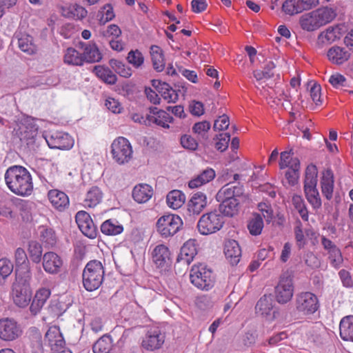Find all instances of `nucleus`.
<instances>
[{"label":"nucleus","instance_id":"obj_1","mask_svg":"<svg viewBox=\"0 0 353 353\" xmlns=\"http://www.w3.org/2000/svg\"><path fill=\"white\" fill-rule=\"evenodd\" d=\"M216 199L220 202L219 211L224 216L233 217L238 214L241 203L248 199V196L242 185L230 183L218 191Z\"/></svg>","mask_w":353,"mask_h":353},{"label":"nucleus","instance_id":"obj_2","mask_svg":"<svg viewBox=\"0 0 353 353\" xmlns=\"http://www.w3.org/2000/svg\"><path fill=\"white\" fill-rule=\"evenodd\" d=\"M4 177L8 188L15 194L23 196L31 194L33 190L32 179L26 168L11 166L6 170Z\"/></svg>","mask_w":353,"mask_h":353},{"label":"nucleus","instance_id":"obj_3","mask_svg":"<svg viewBox=\"0 0 353 353\" xmlns=\"http://www.w3.org/2000/svg\"><path fill=\"white\" fill-rule=\"evenodd\" d=\"M31 272L27 265L24 270L21 267L16 270V278L12 285L11 295L14 304L19 307H27L31 301Z\"/></svg>","mask_w":353,"mask_h":353},{"label":"nucleus","instance_id":"obj_4","mask_svg":"<svg viewBox=\"0 0 353 353\" xmlns=\"http://www.w3.org/2000/svg\"><path fill=\"white\" fill-rule=\"evenodd\" d=\"M336 17L335 10L327 6L321 7L302 14L299 18V25L303 30L313 32L330 23Z\"/></svg>","mask_w":353,"mask_h":353},{"label":"nucleus","instance_id":"obj_5","mask_svg":"<svg viewBox=\"0 0 353 353\" xmlns=\"http://www.w3.org/2000/svg\"><path fill=\"white\" fill-rule=\"evenodd\" d=\"M318 170L315 165L310 164L305 171L303 190L307 202L312 208L317 210L321 208L322 201L316 188Z\"/></svg>","mask_w":353,"mask_h":353},{"label":"nucleus","instance_id":"obj_6","mask_svg":"<svg viewBox=\"0 0 353 353\" xmlns=\"http://www.w3.org/2000/svg\"><path fill=\"white\" fill-rule=\"evenodd\" d=\"M105 269L100 261H90L82 273V282L84 288L89 292L97 290L104 280Z\"/></svg>","mask_w":353,"mask_h":353},{"label":"nucleus","instance_id":"obj_7","mask_svg":"<svg viewBox=\"0 0 353 353\" xmlns=\"http://www.w3.org/2000/svg\"><path fill=\"white\" fill-rule=\"evenodd\" d=\"M191 283L198 289L209 290L215 283V276L211 269L203 263L194 265L190 273Z\"/></svg>","mask_w":353,"mask_h":353},{"label":"nucleus","instance_id":"obj_8","mask_svg":"<svg viewBox=\"0 0 353 353\" xmlns=\"http://www.w3.org/2000/svg\"><path fill=\"white\" fill-rule=\"evenodd\" d=\"M294 307L298 313L303 315L312 314L319 308V301L315 294L301 292L296 294Z\"/></svg>","mask_w":353,"mask_h":353},{"label":"nucleus","instance_id":"obj_9","mask_svg":"<svg viewBox=\"0 0 353 353\" xmlns=\"http://www.w3.org/2000/svg\"><path fill=\"white\" fill-rule=\"evenodd\" d=\"M223 224V216L216 212H211L201 216L197 223V228L200 234L209 235L220 230Z\"/></svg>","mask_w":353,"mask_h":353},{"label":"nucleus","instance_id":"obj_10","mask_svg":"<svg viewBox=\"0 0 353 353\" xmlns=\"http://www.w3.org/2000/svg\"><path fill=\"white\" fill-rule=\"evenodd\" d=\"M132 152L130 141L124 137L116 139L111 145L112 159L119 164L128 163L132 159Z\"/></svg>","mask_w":353,"mask_h":353},{"label":"nucleus","instance_id":"obj_11","mask_svg":"<svg viewBox=\"0 0 353 353\" xmlns=\"http://www.w3.org/2000/svg\"><path fill=\"white\" fill-rule=\"evenodd\" d=\"M182 225L183 221L180 216L172 214L161 216L157 222V231L163 237L173 236Z\"/></svg>","mask_w":353,"mask_h":353},{"label":"nucleus","instance_id":"obj_12","mask_svg":"<svg viewBox=\"0 0 353 353\" xmlns=\"http://www.w3.org/2000/svg\"><path fill=\"white\" fill-rule=\"evenodd\" d=\"M294 294L292 277L289 272H284L280 276L279 283L275 288V297L280 304L289 302Z\"/></svg>","mask_w":353,"mask_h":353},{"label":"nucleus","instance_id":"obj_13","mask_svg":"<svg viewBox=\"0 0 353 353\" xmlns=\"http://www.w3.org/2000/svg\"><path fill=\"white\" fill-rule=\"evenodd\" d=\"M165 334L157 326L150 327L142 341L141 346L147 351L160 349L165 342Z\"/></svg>","mask_w":353,"mask_h":353},{"label":"nucleus","instance_id":"obj_14","mask_svg":"<svg viewBox=\"0 0 353 353\" xmlns=\"http://www.w3.org/2000/svg\"><path fill=\"white\" fill-rule=\"evenodd\" d=\"M14 130L20 140L26 142L27 144L31 143L37 134V127L28 118L20 120Z\"/></svg>","mask_w":353,"mask_h":353},{"label":"nucleus","instance_id":"obj_15","mask_svg":"<svg viewBox=\"0 0 353 353\" xmlns=\"http://www.w3.org/2000/svg\"><path fill=\"white\" fill-rule=\"evenodd\" d=\"M21 330L17 321L12 319H0V339L5 341H12L21 334Z\"/></svg>","mask_w":353,"mask_h":353},{"label":"nucleus","instance_id":"obj_16","mask_svg":"<svg viewBox=\"0 0 353 353\" xmlns=\"http://www.w3.org/2000/svg\"><path fill=\"white\" fill-rule=\"evenodd\" d=\"M273 299L271 295H264L257 302L255 309L258 315L272 321L276 319L279 312L273 310Z\"/></svg>","mask_w":353,"mask_h":353},{"label":"nucleus","instance_id":"obj_17","mask_svg":"<svg viewBox=\"0 0 353 353\" xmlns=\"http://www.w3.org/2000/svg\"><path fill=\"white\" fill-rule=\"evenodd\" d=\"M46 141L50 148L69 150L74 145L73 139L67 133L54 132L46 137Z\"/></svg>","mask_w":353,"mask_h":353},{"label":"nucleus","instance_id":"obj_18","mask_svg":"<svg viewBox=\"0 0 353 353\" xmlns=\"http://www.w3.org/2000/svg\"><path fill=\"white\" fill-rule=\"evenodd\" d=\"M75 219L79 230L85 236L90 239L96 237L97 227L88 213L85 211H79L77 213Z\"/></svg>","mask_w":353,"mask_h":353},{"label":"nucleus","instance_id":"obj_19","mask_svg":"<svg viewBox=\"0 0 353 353\" xmlns=\"http://www.w3.org/2000/svg\"><path fill=\"white\" fill-rule=\"evenodd\" d=\"M43 270L50 274H57L61 269L63 260L54 252H47L42 257Z\"/></svg>","mask_w":353,"mask_h":353},{"label":"nucleus","instance_id":"obj_20","mask_svg":"<svg viewBox=\"0 0 353 353\" xmlns=\"http://www.w3.org/2000/svg\"><path fill=\"white\" fill-rule=\"evenodd\" d=\"M341 30L342 28L339 25L328 27L319 34L317 38L318 46L323 47L339 39L342 34Z\"/></svg>","mask_w":353,"mask_h":353},{"label":"nucleus","instance_id":"obj_21","mask_svg":"<svg viewBox=\"0 0 353 353\" xmlns=\"http://www.w3.org/2000/svg\"><path fill=\"white\" fill-rule=\"evenodd\" d=\"M51 291L47 288H41L36 291L32 302L30 307L32 314L37 315L45 305L46 301L50 298Z\"/></svg>","mask_w":353,"mask_h":353},{"label":"nucleus","instance_id":"obj_22","mask_svg":"<svg viewBox=\"0 0 353 353\" xmlns=\"http://www.w3.org/2000/svg\"><path fill=\"white\" fill-rule=\"evenodd\" d=\"M84 62L96 63L102 59V54L96 43L93 42L81 43Z\"/></svg>","mask_w":353,"mask_h":353},{"label":"nucleus","instance_id":"obj_23","mask_svg":"<svg viewBox=\"0 0 353 353\" xmlns=\"http://www.w3.org/2000/svg\"><path fill=\"white\" fill-rule=\"evenodd\" d=\"M207 205V197L205 194L198 192L192 195L188 203V211L190 214H199Z\"/></svg>","mask_w":353,"mask_h":353},{"label":"nucleus","instance_id":"obj_24","mask_svg":"<svg viewBox=\"0 0 353 353\" xmlns=\"http://www.w3.org/2000/svg\"><path fill=\"white\" fill-rule=\"evenodd\" d=\"M334 174L330 169H327L322 173L320 184L323 195L327 199L330 200L333 196L334 191Z\"/></svg>","mask_w":353,"mask_h":353},{"label":"nucleus","instance_id":"obj_25","mask_svg":"<svg viewBox=\"0 0 353 353\" xmlns=\"http://www.w3.org/2000/svg\"><path fill=\"white\" fill-rule=\"evenodd\" d=\"M224 254L232 265L237 264L241 256L239 243L233 239L227 240L224 245Z\"/></svg>","mask_w":353,"mask_h":353},{"label":"nucleus","instance_id":"obj_26","mask_svg":"<svg viewBox=\"0 0 353 353\" xmlns=\"http://www.w3.org/2000/svg\"><path fill=\"white\" fill-rule=\"evenodd\" d=\"M152 261L158 268H163L170 262V252L164 245H157L152 252Z\"/></svg>","mask_w":353,"mask_h":353},{"label":"nucleus","instance_id":"obj_27","mask_svg":"<svg viewBox=\"0 0 353 353\" xmlns=\"http://www.w3.org/2000/svg\"><path fill=\"white\" fill-rule=\"evenodd\" d=\"M327 55L332 63L341 65L349 59L350 52L346 48L334 46L329 49Z\"/></svg>","mask_w":353,"mask_h":353},{"label":"nucleus","instance_id":"obj_28","mask_svg":"<svg viewBox=\"0 0 353 353\" xmlns=\"http://www.w3.org/2000/svg\"><path fill=\"white\" fill-rule=\"evenodd\" d=\"M45 340L48 342L52 350L59 349L65 346L63 337L59 327L56 326L48 329L45 335Z\"/></svg>","mask_w":353,"mask_h":353},{"label":"nucleus","instance_id":"obj_29","mask_svg":"<svg viewBox=\"0 0 353 353\" xmlns=\"http://www.w3.org/2000/svg\"><path fill=\"white\" fill-rule=\"evenodd\" d=\"M48 199L52 206L61 211L69 204V199L63 192L58 190H51L48 194Z\"/></svg>","mask_w":353,"mask_h":353},{"label":"nucleus","instance_id":"obj_30","mask_svg":"<svg viewBox=\"0 0 353 353\" xmlns=\"http://www.w3.org/2000/svg\"><path fill=\"white\" fill-rule=\"evenodd\" d=\"M197 254L196 242L194 240H188L181 248L178 261H183L185 263L190 264Z\"/></svg>","mask_w":353,"mask_h":353},{"label":"nucleus","instance_id":"obj_31","mask_svg":"<svg viewBox=\"0 0 353 353\" xmlns=\"http://www.w3.org/2000/svg\"><path fill=\"white\" fill-rule=\"evenodd\" d=\"M153 190L148 184H139L132 190V197L139 203L147 202L152 196Z\"/></svg>","mask_w":353,"mask_h":353},{"label":"nucleus","instance_id":"obj_32","mask_svg":"<svg viewBox=\"0 0 353 353\" xmlns=\"http://www.w3.org/2000/svg\"><path fill=\"white\" fill-rule=\"evenodd\" d=\"M215 177V172L212 168L204 170L201 174L190 180L188 186L191 189L198 188L211 181Z\"/></svg>","mask_w":353,"mask_h":353},{"label":"nucleus","instance_id":"obj_33","mask_svg":"<svg viewBox=\"0 0 353 353\" xmlns=\"http://www.w3.org/2000/svg\"><path fill=\"white\" fill-rule=\"evenodd\" d=\"M339 330L343 340L353 341V316H346L341 320Z\"/></svg>","mask_w":353,"mask_h":353},{"label":"nucleus","instance_id":"obj_34","mask_svg":"<svg viewBox=\"0 0 353 353\" xmlns=\"http://www.w3.org/2000/svg\"><path fill=\"white\" fill-rule=\"evenodd\" d=\"M102 198V191L98 187L93 186L87 192L83 200V205L85 208H94L101 203Z\"/></svg>","mask_w":353,"mask_h":353},{"label":"nucleus","instance_id":"obj_35","mask_svg":"<svg viewBox=\"0 0 353 353\" xmlns=\"http://www.w3.org/2000/svg\"><path fill=\"white\" fill-rule=\"evenodd\" d=\"M185 201V194L179 190L170 191L166 197L168 205L174 210L180 208Z\"/></svg>","mask_w":353,"mask_h":353},{"label":"nucleus","instance_id":"obj_36","mask_svg":"<svg viewBox=\"0 0 353 353\" xmlns=\"http://www.w3.org/2000/svg\"><path fill=\"white\" fill-rule=\"evenodd\" d=\"M101 230L106 235H117L123 232V228L116 219H108L101 224Z\"/></svg>","mask_w":353,"mask_h":353},{"label":"nucleus","instance_id":"obj_37","mask_svg":"<svg viewBox=\"0 0 353 353\" xmlns=\"http://www.w3.org/2000/svg\"><path fill=\"white\" fill-rule=\"evenodd\" d=\"M93 72L102 81L108 84H114L117 82V76L108 68L102 65H96Z\"/></svg>","mask_w":353,"mask_h":353},{"label":"nucleus","instance_id":"obj_38","mask_svg":"<svg viewBox=\"0 0 353 353\" xmlns=\"http://www.w3.org/2000/svg\"><path fill=\"white\" fill-rule=\"evenodd\" d=\"M263 220L260 214L253 213L248 223V229L253 236L259 235L263 228Z\"/></svg>","mask_w":353,"mask_h":353},{"label":"nucleus","instance_id":"obj_39","mask_svg":"<svg viewBox=\"0 0 353 353\" xmlns=\"http://www.w3.org/2000/svg\"><path fill=\"white\" fill-rule=\"evenodd\" d=\"M151 59L154 68L157 72H161L165 68V60L162 50L157 46H153L150 49Z\"/></svg>","mask_w":353,"mask_h":353},{"label":"nucleus","instance_id":"obj_40","mask_svg":"<svg viewBox=\"0 0 353 353\" xmlns=\"http://www.w3.org/2000/svg\"><path fill=\"white\" fill-rule=\"evenodd\" d=\"M64 62L68 65H82L84 61L81 53L73 48H68L64 54Z\"/></svg>","mask_w":353,"mask_h":353},{"label":"nucleus","instance_id":"obj_41","mask_svg":"<svg viewBox=\"0 0 353 353\" xmlns=\"http://www.w3.org/2000/svg\"><path fill=\"white\" fill-rule=\"evenodd\" d=\"M28 252L31 261L35 263H39L42 259V245L36 241H30L28 243Z\"/></svg>","mask_w":353,"mask_h":353},{"label":"nucleus","instance_id":"obj_42","mask_svg":"<svg viewBox=\"0 0 353 353\" xmlns=\"http://www.w3.org/2000/svg\"><path fill=\"white\" fill-rule=\"evenodd\" d=\"M292 202L294 208L298 211L303 221H308V212L303 199L301 196L294 194L292 198Z\"/></svg>","mask_w":353,"mask_h":353},{"label":"nucleus","instance_id":"obj_43","mask_svg":"<svg viewBox=\"0 0 353 353\" xmlns=\"http://www.w3.org/2000/svg\"><path fill=\"white\" fill-rule=\"evenodd\" d=\"M94 353H110L112 349V340L108 336L100 338L93 345Z\"/></svg>","mask_w":353,"mask_h":353},{"label":"nucleus","instance_id":"obj_44","mask_svg":"<svg viewBox=\"0 0 353 353\" xmlns=\"http://www.w3.org/2000/svg\"><path fill=\"white\" fill-rule=\"evenodd\" d=\"M160 93L161 97L168 103H175L179 99V94L176 90L172 88L169 84L163 82Z\"/></svg>","mask_w":353,"mask_h":353},{"label":"nucleus","instance_id":"obj_45","mask_svg":"<svg viewBox=\"0 0 353 353\" xmlns=\"http://www.w3.org/2000/svg\"><path fill=\"white\" fill-rule=\"evenodd\" d=\"M19 48L29 54H34L37 49L33 43L32 38L29 35H23L18 40Z\"/></svg>","mask_w":353,"mask_h":353},{"label":"nucleus","instance_id":"obj_46","mask_svg":"<svg viewBox=\"0 0 353 353\" xmlns=\"http://www.w3.org/2000/svg\"><path fill=\"white\" fill-rule=\"evenodd\" d=\"M66 17L74 19H83L87 16V10L78 4H72L68 8Z\"/></svg>","mask_w":353,"mask_h":353},{"label":"nucleus","instance_id":"obj_47","mask_svg":"<svg viewBox=\"0 0 353 353\" xmlns=\"http://www.w3.org/2000/svg\"><path fill=\"white\" fill-rule=\"evenodd\" d=\"M211 127L209 121H203L194 124L192 127L193 132L196 134L197 137L206 139L208 133Z\"/></svg>","mask_w":353,"mask_h":353},{"label":"nucleus","instance_id":"obj_48","mask_svg":"<svg viewBox=\"0 0 353 353\" xmlns=\"http://www.w3.org/2000/svg\"><path fill=\"white\" fill-rule=\"evenodd\" d=\"M154 121V124L163 128H169V123L173 122V117L166 111L158 110L157 111L156 120Z\"/></svg>","mask_w":353,"mask_h":353},{"label":"nucleus","instance_id":"obj_49","mask_svg":"<svg viewBox=\"0 0 353 353\" xmlns=\"http://www.w3.org/2000/svg\"><path fill=\"white\" fill-rule=\"evenodd\" d=\"M154 292L150 289H142L137 294V302L139 305H145L151 303L154 299Z\"/></svg>","mask_w":353,"mask_h":353},{"label":"nucleus","instance_id":"obj_50","mask_svg":"<svg viewBox=\"0 0 353 353\" xmlns=\"http://www.w3.org/2000/svg\"><path fill=\"white\" fill-rule=\"evenodd\" d=\"M110 65L116 72L123 77L128 78L132 75L130 68L120 61L112 59L110 61Z\"/></svg>","mask_w":353,"mask_h":353},{"label":"nucleus","instance_id":"obj_51","mask_svg":"<svg viewBox=\"0 0 353 353\" xmlns=\"http://www.w3.org/2000/svg\"><path fill=\"white\" fill-rule=\"evenodd\" d=\"M329 261L332 267L339 269L343 262L342 253L339 248L327 253Z\"/></svg>","mask_w":353,"mask_h":353},{"label":"nucleus","instance_id":"obj_52","mask_svg":"<svg viewBox=\"0 0 353 353\" xmlns=\"http://www.w3.org/2000/svg\"><path fill=\"white\" fill-rule=\"evenodd\" d=\"M127 60L134 68H139L143 65L144 57L138 50H130L128 54Z\"/></svg>","mask_w":353,"mask_h":353},{"label":"nucleus","instance_id":"obj_53","mask_svg":"<svg viewBox=\"0 0 353 353\" xmlns=\"http://www.w3.org/2000/svg\"><path fill=\"white\" fill-rule=\"evenodd\" d=\"M274 68L275 64L272 61H268V71L255 70L253 72L254 77L256 79L257 81H261L263 79H268L273 77L274 72L272 70H274Z\"/></svg>","mask_w":353,"mask_h":353},{"label":"nucleus","instance_id":"obj_54","mask_svg":"<svg viewBox=\"0 0 353 353\" xmlns=\"http://www.w3.org/2000/svg\"><path fill=\"white\" fill-rule=\"evenodd\" d=\"M308 86L310 88V97L313 102L317 105H321V85L316 83H310L308 84Z\"/></svg>","mask_w":353,"mask_h":353},{"label":"nucleus","instance_id":"obj_55","mask_svg":"<svg viewBox=\"0 0 353 353\" xmlns=\"http://www.w3.org/2000/svg\"><path fill=\"white\" fill-rule=\"evenodd\" d=\"M41 239L45 243L50 246L54 245L57 241L54 232L50 228H41Z\"/></svg>","mask_w":353,"mask_h":353},{"label":"nucleus","instance_id":"obj_56","mask_svg":"<svg viewBox=\"0 0 353 353\" xmlns=\"http://www.w3.org/2000/svg\"><path fill=\"white\" fill-rule=\"evenodd\" d=\"M258 209L261 212L265 221L269 223L274 218V212L272 206L267 203H259Z\"/></svg>","mask_w":353,"mask_h":353},{"label":"nucleus","instance_id":"obj_57","mask_svg":"<svg viewBox=\"0 0 353 353\" xmlns=\"http://www.w3.org/2000/svg\"><path fill=\"white\" fill-rule=\"evenodd\" d=\"M283 10L288 14H294L299 12V6L297 0H286L283 4Z\"/></svg>","mask_w":353,"mask_h":353},{"label":"nucleus","instance_id":"obj_58","mask_svg":"<svg viewBox=\"0 0 353 353\" xmlns=\"http://www.w3.org/2000/svg\"><path fill=\"white\" fill-rule=\"evenodd\" d=\"M329 82L335 88L347 86V81L344 76L339 73H335L330 77Z\"/></svg>","mask_w":353,"mask_h":353},{"label":"nucleus","instance_id":"obj_59","mask_svg":"<svg viewBox=\"0 0 353 353\" xmlns=\"http://www.w3.org/2000/svg\"><path fill=\"white\" fill-rule=\"evenodd\" d=\"M13 270V265L12 262L7 259H0V274L3 278L8 277Z\"/></svg>","mask_w":353,"mask_h":353},{"label":"nucleus","instance_id":"obj_60","mask_svg":"<svg viewBox=\"0 0 353 353\" xmlns=\"http://www.w3.org/2000/svg\"><path fill=\"white\" fill-rule=\"evenodd\" d=\"M218 141L215 144V147L216 150L223 152L225 151L228 147L229 142L230 141V135L229 133H222L220 134L218 137Z\"/></svg>","mask_w":353,"mask_h":353},{"label":"nucleus","instance_id":"obj_61","mask_svg":"<svg viewBox=\"0 0 353 353\" xmlns=\"http://www.w3.org/2000/svg\"><path fill=\"white\" fill-rule=\"evenodd\" d=\"M181 145L188 150H195L198 147L196 141L190 135L185 134L181 138Z\"/></svg>","mask_w":353,"mask_h":353},{"label":"nucleus","instance_id":"obj_62","mask_svg":"<svg viewBox=\"0 0 353 353\" xmlns=\"http://www.w3.org/2000/svg\"><path fill=\"white\" fill-rule=\"evenodd\" d=\"M104 37L109 38L112 37L114 38H118L121 34V30L117 25L111 24L108 26L105 30L101 32Z\"/></svg>","mask_w":353,"mask_h":353},{"label":"nucleus","instance_id":"obj_63","mask_svg":"<svg viewBox=\"0 0 353 353\" xmlns=\"http://www.w3.org/2000/svg\"><path fill=\"white\" fill-rule=\"evenodd\" d=\"M229 125V117L225 114H223L214 121L213 128L214 130H223L227 129Z\"/></svg>","mask_w":353,"mask_h":353},{"label":"nucleus","instance_id":"obj_64","mask_svg":"<svg viewBox=\"0 0 353 353\" xmlns=\"http://www.w3.org/2000/svg\"><path fill=\"white\" fill-rule=\"evenodd\" d=\"M102 12H103L102 16H101V19H99V22L101 24H105V23L113 19L114 17L113 8L109 4H107L105 6H103Z\"/></svg>","mask_w":353,"mask_h":353}]
</instances>
